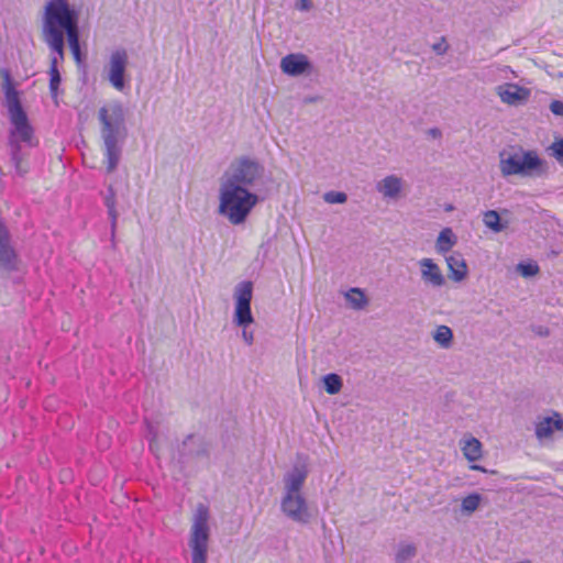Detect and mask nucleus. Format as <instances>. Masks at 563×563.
<instances>
[{
    "label": "nucleus",
    "mask_w": 563,
    "mask_h": 563,
    "mask_svg": "<svg viewBox=\"0 0 563 563\" xmlns=\"http://www.w3.org/2000/svg\"><path fill=\"white\" fill-rule=\"evenodd\" d=\"M462 451L468 461L475 462L482 456V444L477 439L472 438L465 442Z\"/></svg>",
    "instance_id": "25"
},
{
    "label": "nucleus",
    "mask_w": 563,
    "mask_h": 563,
    "mask_svg": "<svg viewBox=\"0 0 563 563\" xmlns=\"http://www.w3.org/2000/svg\"><path fill=\"white\" fill-rule=\"evenodd\" d=\"M98 118L104 145L106 169L111 174L119 165L126 137L124 108L120 101L110 102L99 109Z\"/></svg>",
    "instance_id": "1"
},
{
    "label": "nucleus",
    "mask_w": 563,
    "mask_h": 563,
    "mask_svg": "<svg viewBox=\"0 0 563 563\" xmlns=\"http://www.w3.org/2000/svg\"><path fill=\"white\" fill-rule=\"evenodd\" d=\"M78 21L74 20L60 25H57L56 30L59 33V37L56 42L52 40L46 30H42L43 41L47 44L52 52L56 54L58 60L64 58L65 49V36L67 37L69 47L77 63L81 62V51L79 44V27Z\"/></svg>",
    "instance_id": "8"
},
{
    "label": "nucleus",
    "mask_w": 563,
    "mask_h": 563,
    "mask_svg": "<svg viewBox=\"0 0 563 563\" xmlns=\"http://www.w3.org/2000/svg\"><path fill=\"white\" fill-rule=\"evenodd\" d=\"M309 471L306 464H296L284 475V494H302L301 489L308 477Z\"/></svg>",
    "instance_id": "15"
},
{
    "label": "nucleus",
    "mask_w": 563,
    "mask_h": 563,
    "mask_svg": "<svg viewBox=\"0 0 563 563\" xmlns=\"http://www.w3.org/2000/svg\"><path fill=\"white\" fill-rule=\"evenodd\" d=\"M417 555V548L412 543H399L395 554L396 563H406Z\"/></svg>",
    "instance_id": "27"
},
{
    "label": "nucleus",
    "mask_w": 563,
    "mask_h": 563,
    "mask_svg": "<svg viewBox=\"0 0 563 563\" xmlns=\"http://www.w3.org/2000/svg\"><path fill=\"white\" fill-rule=\"evenodd\" d=\"M208 521L209 509L207 506L199 504L194 514V521L189 538L192 563H207L208 542L210 538Z\"/></svg>",
    "instance_id": "5"
},
{
    "label": "nucleus",
    "mask_w": 563,
    "mask_h": 563,
    "mask_svg": "<svg viewBox=\"0 0 563 563\" xmlns=\"http://www.w3.org/2000/svg\"><path fill=\"white\" fill-rule=\"evenodd\" d=\"M457 242L455 234L451 228H444L437 239V251L440 254L448 253Z\"/></svg>",
    "instance_id": "22"
},
{
    "label": "nucleus",
    "mask_w": 563,
    "mask_h": 563,
    "mask_svg": "<svg viewBox=\"0 0 563 563\" xmlns=\"http://www.w3.org/2000/svg\"><path fill=\"white\" fill-rule=\"evenodd\" d=\"M253 297V283L244 280L239 283L234 289L235 309L233 321L238 327H242V338L247 345L254 341L253 332L247 331V327L254 322L251 310Z\"/></svg>",
    "instance_id": "6"
},
{
    "label": "nucleus",
    "mask_w": 563,
    "mask_h": 563,
    "mask_svg": "<svg viewBox=\"0 0 563 563\" xmlns=\"http://www.w3.org/2000/svg\"><path fill=\"white\" fill-rule=\"evenodd\" d=\"M345 297L354 309H363L367 305V298L360 288H351Z\"/></svg>",
    "instance_id": "29"
},
{
    "label": "nucleus",
    "mask_w": 563,
    "mask_h": 563,
    "mask_svg": "<svg viewBox=\"0 0 563 563\" xmlns=\"http://www.w3.org/2000/svg\"><path fill=\"white\" fill-rule=\"evenodd\" d=\"M280 69L288 76L297 77L310 73L312 65L305 54L291 53L282 58Z\"/></svg>",
    "instance_id": "14"
},
{
    "label": "nucleus",
    "mask_w": 563,
    "mask_h": 563,
    "mask_svg": "<svg viewBox=\"0 0 563 563\" xmlns=\"http://www.w3.org/2000/svg\"><path fill=\"white\" fill-rule=\"evenodd\" d=\"M377 190L387 198H396L401 190V179L395 175L387 176L378 183Z\"/></svg>",
    "instance_id": "20"
},
{
    "label": "nucleus",
    "mask_w": 563,
    "mask_h": 563,
    "mask_svg": "<svg viewBox=\"0 0 563 563\" xmlns=\"http://www.w3.org/2000/svg\"><path fill=\"white\" fill-rule=\"evenodd\" d=\"M128 60V53L124 48H118L110 55L108 79L112 87L119 91H122L125 88V70Z\"/></svg>",
    "instance_id": "12"
},
{
    "label": "nucleus",
    "mask_w": 563,
    "mask_h": 563,
    "mask_svg": "<svg viewBox=\"0 0 563 563\" xmlns=\"http://www.w3.org/2000/svg\"><path fill=\"white\" fill-rule=\"evenodd\" d=\"M219 213L231 224H243L258 202V196L247 188L221 181Z\"/></svg>",
    "instance_id": "3"
},
{
    "label": "nucleus",
    "mask_w": 563,
    "mask_h": 563,
    "mask_svg": "<svg viewBox=\"0 0 563 563\" xmlns=\"http://www.w3.org/2000/svg\"><path fill=\"white\" fill-rule=\"evenodd\" d=\"M550 110L555 115H563V102L561 100H553L550 103Z\"/></svg>",
    "instance_id": "36"
},
{
    "label": "nucleus",
    "mask_w": 563,
    "mask_h": 563,
    "mask_svg": "<svg viewBox=\"0 0 563 563\" xmlns=\"http://www.w3.org/2000/svg\"><path fill=\"white\" fill-rule=\"evenodd\" d=\"M482 501V495L478 493H472L464 497L461 503V511L466 515L473 514L479 507Z\"/></svg>",
    "instance_id": "28"
},
{
    "label": "nucleus",
    "mask_w": 563,
    "mask_h": 563,
    "mask_svg": "<svg viewBox=\"0 0 563 563\" xmlns=\"http://www.w3.org/2000/svg\"><path fill=\"white\" fill-rule=\"evenodd\" d=\"M79 20L78 11L67 0H49L45 5L43 26L54 42L59 37L57 25Z\"/></svg>",
    "instance_id": "9"
},
{
    "label": "nucleus",
    "mask_w": 563,
    "mask_h": 563,
    "mask_svg": "<svg viewBox=\"0 0 563 563\" xmlns=\"http://www.w3.org/2000/svg\"><path fill=\"white\" fill-rule=\"evenodd\" d=\"M429 133H430L432 136H434V137H435V136H440V135H441L440 130H439V129H437V128L431 129V130L429 131Z\"/></svg>",
    "instance_id": "39"
},
{
    "label": "nucleus",
    "mask_w": 563,
    "mask_h": 563,
    "mask_svg": "<svg viewBox=\"0 0 563 563\" xmlns=\"http://www.w3.org/2000/svg\"><path fill=\"white\" fill-rule=\"evenodd\" d=\"M40 144L31 124L10 126L8 132V153L14 174L25 177L32 169V151Z\"/></svg>",
    "instance_id": "2"
},
{
    "label": "nucleus",
    "mask_w": 563,
    "mask_h": 563,
    "mask_svg": "<svg viewBox=\"0 0 563 563\" xmlns=\"http://www.w3.org/2000/svg\"><path fill=\"white\" fill-rule=\"evenodd\" d=\"M280 510L288 519L300 525H307L311 518L307 499L302 494H284Z\"/></svg>",
    "instance_id": "11"
},
{
    "label": "nucleus",
    "mask_w": 563,
    "mask_h": 563,
    "mask_svg": "<svg viewBox=\"0 0 563 563\" xmlns=\"http://www.w3.org/2000/svg\"><path fill=\"white\" fill-rule=\"evenodd\" d=\"M433 340L443 349H449L453 342V331L448 325H439L433 333Z\"/></svg>",
    "instance_id": "24"
},
{
    "label": "nucleus",
    "mask_w": 563,
    "mask_h": 563,
    "mask_svg": "<svg viewBox=\"0 0 563 563\" xmlns=\"http://www.w3.org/2000/svg\"><path fill=\"white\" fill-rule=\"evenodd\" d=\"M472 468L481 472H486L485 468L479 465H473Z\"/></svg>",
    "instance_id": "40"
},
{
    "label": "nucleus",
    "mask_w": 563,
    "mask_h": 563,
    "mask_svg": "<svg viewBox=\"0 0 563 563\" xmlns=\"http://www.w3.org/2000/svg\"><path fill=\"white\" fill-rule=\"evenodd\" d=\"M324 389L330 395H336L343 387V380L340 375L335 373L327 374L322 377Z\"/></svg>",
    "instance_id": "26"
},
{
    "label": "nucleus",
    "mask_w": 563,
    "mask_h": 563,
    "mask_svg": "<svg viewBox=\"0 0 563 563\" xmlns=\"http://www.w3.org/2000/svg\"><path fill=\"white\" fill-rule=\"evenodd\" d=\"M485 225L494 232H501L505 225L501 224L500 216L495 210H488L484 213L483 219Z\"/></svg>",
    "instance_id": "30"
},
{
    "label": "nucleus",
    "mask_w": 563,
    "mask_h": 563,
    "mask_svg": "<svg viewBox=\"0 0 563 563\" xmlns=\"http://www.w3.org/2000/svg\"><path fill=\"white\" fill-rule=\"evenodd\" d=\"M312 8L311 0H297L296 9L299 11H309Z\"/></svg>",
    "instance_id": "37"
},
{
    "label": "nucleus",
    "mask_w": 563,
    "mask_h": 563,
    "mask_svg": "<svg viewBox=\"0 0 563 563\" xmlns=\"http://www.w3.org/2000/svg\"><path fill=\"white\" fill-rule=\"evenodd\" d=\"M421 268V279L432 287L439 288L445 284V278L440 267L431 258H422L419 261Z\"/></svg>",
    "instance_id": "16"
},
{
    "label": "nucleus",
    "mask_w": 563,
    "mask_h": 563,
    "mask_svg": "<svg viewBox=\"0 0 563 563\" xmlns=\"http://www.w3.org/2000/svg\"><path fill=\"white\" fill-rule=\"evenodd\" d=\"M517 271L523 276V277H532L538 274L539 266L536 263H519L517 265Z\"/></svg>",
    "instance_id": "33"
},
{
    "label": "nucleus",
    "mask_w": 563,
    "mask_h": 563,
    "mask_svg": "<svg viewBox=\"0 0 563 563\" xmlns=\"http://www.w3.org/2000/svg\"><path fill=\"white\" fill-rule=\"evenodd\" d=\"M265 174L264 165L255 157L243 155L231 163L222 181L252 189L262 184Z\"/></svg>",
    "instance_id": "4"
},
{
    "label": "nucleus",
    "mask_w": 563,
    "mask_h": 563,
    "mask_svg": "<svg viewBox=\"0 0 563 563\" xmlns=\"http://www.w3.org/2000/svg\"><path fill=\"white\" fill-rule=\"evenodd\" d=\"M536 333L540 336H547L549 335V329L544 327H538Z\"/></svg>",
    "instance_id": "38"
},
{
    "label": "nucleus",
    "mask_w": 563,
    "mask_h": 563,
    "mask_svg": "<svg viewBox=\"0 0 563 563\" xmlns=\"http://www.w3.org/2000/svg\"><path fill=\"white\" fill-rule=\"evenodd\" d=\"M144 423H145V427H146L145 439L148 441L150 450L154 454H157V452H158V443H157L158 431H157V428L154 424H152L147 419L144 420Z\"/></svg>",
    "instance_id": "31"
},
{
    "label": "nucleus",
    "mask_w": 563,
    "mask_h": 563,
    "mask_svg": "<svg viewBox=\"0 0 563 563\" xmlns=\"http://www.w3.org/2000/svg\"><path fill=\"white\" fill-rule=\"evenodd\" d=\"M448 266L452 273V279L461 282L466 277L467 266L461 254H453L446 257Z\"/></svg>",
    "instance_id": "21"
},
{
    "label": "nucleus",
    "mask_w": 563,
    "mask_h": 563,
    "mask_svg": "<svg viewBox=\"0 0 563 563\" xmlns=\"http://www.w3.org/2000/svg\"><path fill=\"white\" fill-rule=\"evenodd\" d=\"M101 195L103 196V203L110 219L111 240L114 242L119 213L117 211V192L113 185H109L106 192H101Z\"/></svg>",
    "instance_id": "17"
},
{
    "label": "nucleus",
    "mask_w": 563,
    "mask_h": 563,
    "mask_svg": "<svg viewBox=\"0 0 563 563\" xmlns=\"http://www.w3.org/2000/svg\"><path fill=\"white\" fill-rule=\"evenodd\" d=\"M544 162L536 151H520L505 157V153H500V172L503 176L511 175H532L541 169Z\"/></svg>",
    "instance_id": "7"
},
{
    "label": "nucleus",
    "mask_w": 563,
    "mask_h": 563,
    "mask_svg": "<svg viewBox=\"0 0 563 563\" xmlns=\"http://www.w3.org/2000/svg\"><path fill=\"white\" fill-rule=\"evenodd\" d=\"M432 49L438 55H444L448 52V49H449V45H448V43L445 41V37L442 36L439 42L434 43L432 45Z\"/></svg>",
    "instance_id": "35"
},
{
    "label": "nucleus",
    "mask_w": 563,
    "mask_h": 563,
    "mask_svg": "<svg viewBox=\"0 0 563 563\" xmlns=\"http://www.w3.org/2000/svg\"><path fill=\"white\" fill-rule=\"evenodd\" d=\"M58 57L53 56L51 59L49 66V92L52 98H56L58 96V88L62 82V76L58 70Z\"/></svg>",
    "instance_id": "23"
},
{
    "label": "nucleus",
    "mask_w": 563,
    "mask_h": 563,
    "mask_svg": "<svg viewBox=\"0 0 563 563\" xmlns=\"http://www.w3.org/2000/svg\"><path fill=\"white\" fill-rule=\"evenodd\" d=\"M556 419L547 417L536 424V435L538 439H547L552 435L554 430L563 429V419L556 413Z\"/></svg>",
    "instance_id": "19"
},
{
    "label": "nucleus",
    "mask_w": 563,
    "mask_h": 563,
    "mask_svg": "<svg viewBox=\"0 0 563 563\" xmlns=\"http://www.w3.org/2000/svg\"><path fill=\"white\" fill-rule=\"evenodd\" d=\"M1 75L4 79L3 89L5 96V106L8 108L9 119L11 126H21L31 124L26 112L24 111L19 92L14 87L11 75L8 69H1Z\"/></svg>",
    "instance_id": "10"
},
{
    "label": "nucleus",
    "mask_w": 563,
    "mask_h": 563,
    "mask_svg": "<svg viewBox=\"0 0 563 563\" xmlns=\"http://www.w3.org/2000/svg\"><path fill=\"white\" fill-rule=\"evenodd\" d=\"M498 95L500 99L508 104H516L526 101L529 97V90L518 85L510 84L506 88L499 87Z\"/></svg>",
    "instance_id": "18"
},
{
    "label": "nucleus",
    "mask_w": 563,
    "mask_h": 563,
    "mask_svg": "<svg viewBox=\"0 0 563 563\" xmlns=\"http://www.w3.org/2000/svg\"><path fill=\"white\" fill-rule=\"evenodd\" d=\"M551 155L555 157L559 163H563V139H559L550 146Z\"/></svg>",
    "instance_id": "34"
},
{
    "label": "nucleus",
    "mask_w": 563,
    "mask_h": 563,
    "mask_svg": "<svg viewBox=\"0 0 563 563\" xmlns=\"http://www.w3.org/2000/svg\"><path fill=\"white\" fill-rule=\"evenodd\" d=\"M323 200L327 203H344L347 200V195L342 191H328L323 195Z\"/></svg>",
    "instance_id": "32"
},
{
    "label": "nucleus",
    "mask_w": 563,
    "mask_h": 563,
    "mask_svg": "<svg viewBox=\"0 0 563 563\" xmlns=\"http://www.w3.org/2000/svg\"><path fill=\"white\" fill-rule=\"evenodd\" d=\"M208 450L202 439L195 434H188L178 448L177 461L179 464H186L189 459L207 456Z\"/></svg>",
    "instance_id": "13"
}]
</instances>
